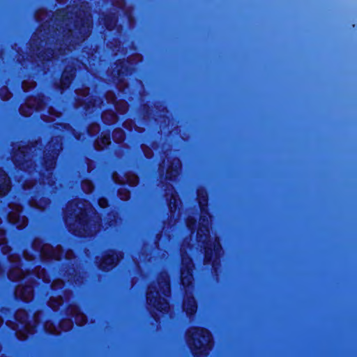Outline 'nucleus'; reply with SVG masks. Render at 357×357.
Here are the masks:
<instances>
[{
    "label": "nucleus",
    "mask_w": 357,
    "mask_h": 357,
    "mask_svg": "<svg viewBox=\"0 0 357 357\" xmlns=\"http://www.w3.org/2000/svg\"><path fill=\"white\" fill-rule=\"evenodd\" d=\"M98 204L102 208H106L108 205L107 200L105 198H100L98 201Z\"/></svg>",
    "instance_id": "79ce46f5"
},
{
    "label": "nucleus",
    "mask_w": 357,
    "mask_h": 357,
    "mask_svg": "<svg viewBox=\"0 0 357 357\" xmlns=\"http://www.w3.org/2000/svg\"><path fill=\"white\" fill-rule=\"evenodd\" d=\"M112 2L120 8H122L124 6V0H112Z\"/></svg>",
    "instance_id": "37998d69"
},
{
    "label": "nucleus",
    "mask_w": 357,
    "mask_h": 357,
    "mask_svg": "<svg viewBox=\"0 0 357 357\" xmlns=\"http://www.w3.org/2000/svg\"><path fill=\"white\" fill-rule=\"evenodd\" d=\"M8 260L11 266L8 273V278L13 281L24 278L28 282H30L29 284H21L16 287L15 294L17 298L24 301H29L33 298V289L32 281L31 280L36 278L39 280L41 279L46 283L50 282L49 276L44 268H41L40 266L36 267L32 273H27V274L25 275L24 271L20 268L22 264L20 259L17 255H10Z\"/></svg>",
    "instance_id": "20e7f679"
},
{
    "label": "nucleus",
    "mask_w": 357,
    "mask_h": 357,
    "mask_svg": "<svg viewBox=\"0 0 357 357\" xmlns=\"http://www.w3.org/2000/svg\"><path fill=\"white\" fill-rule=\"evenodd\" d=\"M196 224V220L193 218L188 217L186 220V225L191 233L193 232Z\"/></svg>",
    "instance_id": "72a5a7b5"
},
{
    "label": "nucleus",
    "mask_w": 357,
    "mask_h": 357,
    "mask_svg": "<svg viewBox=\"0 0 357 357\" xmlns=\"http://www.w3.org/2000/svg\"><path fill=\"white\" fill-rule=\"evenodd\" d=\"M165 296L170 294V284L167 273H162L160 275L158 281V287L151 284L147 291V303L149 305L157 311L167 312L169 305Z\"/></svg>",
    "instance_id": "39448f33"
},
{
    "label": "nucleus",
    "mask_w": 357,
    "mask_h": 357,
    "mask_svg": "<svg viewBox=\"0 0 357 357\" xmlns=\"http://www.w3.org/2000/svg\"><path fill=\"white\" fill-rule=\"evenodd\" d=\"M63 299L59 296L56 297L51 296L49 301V306L54 310H56L58 307L62 304Z\"/></svg>",
    "instance_id": "c756f323"
},
{
    "label": "nucleus",
    "mask_w": 357,
    "mask_h": 357,
    "mask_svg": "<svg viewBox=\"0 0 357 357\" xmlns=\"http://www.w3.org/2000/svg\"><path fill=\"white\" fill-rule=\"evenodd\" d=\"M60 113L52 107L48 108V115L43 114V118L45 121H54L55 118L60 116Z\"/></svg>",
    "instance_id": "c85d7f7f"
},
{
    "label": "nucleus",
    "mask_w": 357,
    "mask_h": 357,
    "mask_svg": "<svg viewBox=\"0 0 357 357\" xmlns=\"http://www.w3.org/2000/svg\"><path fill=\"white\" fill-rule=\"evenodd\" d=\"M113 139L117 142L120 143L123 141L125 137V134L123 130L121 129H116L114 130L112 134Z\"/></svg>",
    "instance_id": "7c9ffc66"
},
{
    "label": "nucleus",
    "mask_w": 357,
    "mask_h": 357,
    "mask_svg": "<svg viewBox=\"0 0 357 357\" xmlns=\"http://www.w3.org/2000/svg\"><path fill=\"white\" fill-rule=\"evenodd\" d=\"M126 71L127 69L124 70L123 66H121V68L117 70V79H119V81L123 79V76Z\"/></svg>",
    "instance_id": "ea45409f"
},
{
    "label": "nucleus",
    "mask_w": 357,
    "mask_h": 357,
    "mask_svg": "<svg viewBox=\"0 0 357 357\" xmlns=\"http://www.w3.org/2000/svg\"><path fill=\"white\" fill-rule=\"evenodd\" d=\"M102 120L107 124H112L117 121V116L112 111H107L102 114Z\"/></svg>",
    "instance_id": "bb28decb"
},
{
    "label": "nucleus",
    "mask_w": 357,
    "mask_h": 357,
    "mask_svg": "<svg viewBox=\"0 0 357 357\" xmlns=\"http://www.w3.org/2000/svg\"><path fill=\"white\" fill-rule=\"evenodd\" d=\"M68 63L72 65V66H67L66 67L63 75L61 76V80H60V87L61 89L68 88L73 77L75 73V68L74 67L75 66V60L70 59V60L68 61Z\"/></svg>",
    "instance_id": "dca6fc26"
},
{
    "label": "nucleus",
    "mask_w": 357,
    "mask_h": 357,
    "mask_svg": "<svg viewBox=\"0 0 357 357\" xmlns=\"http://www.w3.org/2000/svg\"><path fill=\"white\" fill-rule=\"evenodd\" d=\"M10 211L8 215V221L15 225L17 228H23L27 225V218L25 216L20 215L22 211V207L17 204L10 203L9 204Z\"/></svg>",
    "instance_id": "ddd939ff"
},
{
    "label": "nucleus",
    "mask_w": 357,
    "mask_h": 357,
    "mask_svg": "<svg viewBox=\"0 0 357 357\" xmlns=\"http://www.w3.org/2000/svg\"><path fill=\"white\" fill-rule=\"evenodd\" d=\"M10 190V178L7 174L0 169V197L6 195Z\"/></svg>",
    "instance_id": "5701e85b"
},
{
    "label": "nucleus",
    "mask_w": 357,
    "mask_h": 357,
    "mask_svg": "<svg viewBox=\"0 0 357 357\" xmlns=\"http://www.w3.org/2000/svg\"><path fill=\"white\" fill-rule=\"evenodd\" d=\"M119 196L121 199L126 201L130 198V191L122 187L119 190Z\"/></svg>",
    "instance_id": "2f4dec72"
},
{
    "label": "nucleus",
    "mask_w": 357,
    "mask_h": 357,
    "mask_svg": "<svg viewBox=\"0 0 357 357\" xmlns=\"http://www.w3.org/2000/svg\"><path fill=\"white\" fill-rule=\"evenodd\" d=\"M65 256H66V258L67 259H72V258L73 257V256H74V253H73V251H71V250H68V251L66 252V255H65Z\"/></svg>",
    "instance_id": "a18cd8bd"
},
{
    "label": "nucleus",
    "mask_w": 357,
    "mask_h": 357,
    "mask_svg": "<svg viewBox=\"0 0 357 357\" xmlns=\"http://www.w3.org/2000/svg\"><path fill=\"white\" fill-rule=\"evenodd\" d=\"M36 86V82L33 81H24L22 82V88L24 91L29 90L30 89L34 88Z\"/></svg>",
    "instance_id": "c9c22d12"
},
{
    "label": "nucleus",
    "mask_w": 357,
    "mask_h": 357,
    "mask_svg": "<svg viewBox=\"0 0 357 357\" xmlns=\"http://www.w3.org/2000/svg\"><path fill=\"white\" fill-rule=\"evenodd\" d=\"M108 103L114 104L116 109L121 114L125 113L128 110V104L124 100L115 101L116 96L114 92L108 91L105 95Z\"/></svg>",
    "instance_id": "a211bd4d"
},
{
    "label": "nucleus",
    "mask_w": 357,
    "mask_h": 357,
    "mask_svg": "<svg viewBox=\"0 0 357 357\" xmlns=\"http://www.w3.org/2000/svg\"><path fill=\"white\" fill-rule=\"evenodd\" d=\"M3 323V319L0 317V326Z\"/></svg>",
    "instance_id": "de8ad7c7"
},
{
    "label": "nucleus",
    "mask_w": 357,
    "mask_h": 357,
    "mask_svg": "<svg viewBox=\"0 0 357 357\" xmlns=\"http://www.w3.org/2000/svg\"><path fill=\"white\" fill-rule=\"evenodd\" d=\"M34 185H36V184H33L31 181H28L23 185V187L24 189H28L33 187Z\"/></svg>",
    "instance_id": "c03bdc74"
},
{
    "label": "nucleus",
    "mask_w": 357,
    "mask_h": 357,
    "mask_svg": "<svg viewBox=\"0 0 357 357\" xmlns=\"http://www.w3.org/2000/svg\"><path fill=\"white\" fill-rule=\"evenodd\" d=\"M32 250L35 255H30L27 250L24 252V258L28 261L33 260L36 255L40 256L43 260L52 259L59 260L62 255V248L60 245L54 248L50 244H43L40 239L36 238L33 241Z\"/></svg>",
    "instance_id": "6e6552de"
},
{
    "label": "nucleus",
    "mask_w": 357,
    "mask_h": 357,
    "mask_svg": "<svg viewBox=\"0 0 357 357\" xmlns=\"http://www.w3.org/2000/svg\"><path fill=\"white\" fill-rule=\"evenodd\" d=\"M0 250L4 255L10 251V248L7 245L5 231L1 229H0Z\"/></svg>",
    "instance_id": "393cba45"
},
{
    "label": "nucleus",
    "mask_w": 357,
    "mask_h": 357,
    "mask_svg": "<svg viewBox=\"0 0 357 357\" xmlns=\"http://www.w3.org/2000/svg\"><path fill=\"white\" fill-rule=\"evenodd\" d=\"M110 138L109 135H105L100 139H96L95 142V148L96 150H102L105 146L110 144Z\"/></svg>",
    "instance_id": "b1692460"
},
{
    "label": "nucleus",
    "mask_w": 357,
    "mask_h": 357,
    "mask_svg": "<svg viewBox=\"0 0 357 357\" xmlns=\"http://www.w3.org/2000/svg\"><path fill=\"white\" fill-rule=\"evenodd\" d=\"M69 231L77 236H92L100 230V218L91 204L85 200H73L65 212Z\"/></svg>",
    "instance_id": "f03ea898"
},
{
    "label": "nucleus",
    "mask_w": 357,
    "mask_h": 357,
    "mask_svg": "<svg viewBox=\"0 0 357 357\" xmlns=\"http://www.w3.org/2000/svg\"><path fill=\"white\" fill-rule=\"evenodd\" d=\"M45 107V102L43 98L38 97L27 100L25 105H22L20 112L24 116H31L33 111L43 110Z\"/></svg>",
    "instance_id": "4468645a"
},
{
    "label": "nucleus",
    "mask_w": 357,
    "mask_h": 357,
    "mask_svg": "<svg viewBox=\"0 0 357 357\" xmlns=\"http://www.w3.org/2000/svg\"><path fill=\"white\" fill-rule=\"evenodd\" d=\"M76 92L78 96L77 107L83 106L86 110H89L91 107L101 108L103 102L100 99L97 100L92 96H89L88 88L77 89Z\"/></svg>",
    "instance_id": "f8f14e48"
},
{
    "label": "nucleus",
    "mask_w": 357,
    "mask_h": 357,
    "mask_svg": "<svg viewBox=\"0 0 357 357\" xmlns=\"http://www.w3.org/2000/svg\"><path fill=\"white\" fill-rule=\"evenodd\" d=\"M54 25L56 27L50 29V23L43 24L31 41V48L43 61L60 59L66 54V50L72 52L89 36L92 28L90 10L86 5L60 10L55 14Z\"/></svg>",
    "instance_id": "f257e3e1"
},
{
    "label": "nucleus",
    "mask_w": 357,
    "mask_h": 357,
    "mask_svg": "<svg viewBox=\"0 0 357 357\" xmlns=\"http://www.w3.org/2000/svg\"><path fill=\"white\" fill-rule=\"evenodd\" d=\"M165 190V196L167 197V199L169 198V210L172 213H174L176 211L178 204L180 202L179 199H178V195L172 185H168Z\"/></svg>",
    "instance_id": "6ab92c4d"
},
{
    "label": "nucleus",
    "mask_w": 357,
    "mask_h": 357,
    "mask_svg": "<svg viewBox=\"0 0 357 357\" xmlns=\"http://www.w3.org/2000/svg\"><path fill=\"white\" fill-rule=\"evenodd\" d=\"M40 312H36L33 316V324L27 321V313L24 310H19L15 314V320L19 324L8 323L13 330L16 331V336L20 340L26 339L28 334H33L35 332L36 325L40 321Z\"/></svg>",
    "instance_id": "1a4fd4ad"
},
{
    "label": "nucleus",
    "mask_w": 357,
    "mask_h": 357,
    "mask_svg": "<svg viewBox=\"0 0 357 357\" xmlns=\"http://www.w3.org/2000/svg\"><path fill=\"white\" fill-rule=\"evenodd\" d=\"M197 199L199 204L202 215L199 220L197 230V241L202 243L205 250V264H212L214 271L217 272V266L219 264V259L222 248L219 240L215 237L212 241L209 236V224L211 216L206 210L208 202L206 192L204 190H198Z\"/></svg>",
    "instance_id": "7ed1b4c3"
},
{
    "label": "nucleus",
    "mask_w": 357,
    "mask_h": 357,
    "mask_svg": "<svg viewBox=\"0 0 357 357\" xmlns=\"http://www.w3.org/2000/svg\"><path fill=\"white\" fill-rule=\"evenodd\" d=\"M187 341L195 357L208 354L213 345L210 332L204 328H191L187 333Z\"/></svg>",
    "instance_id": "0eeeda50"
},
{
    "label": "nucleus",
    "mask_w": 357,
    "mask_h": 357,
    "mask_svg": "<svg viewBox=\"0 0 357 357\" xmlns=\"http://www.w3.org/2000/svg\"><path fill=\"white\" fill-rule=\"evenodd\" d=\"M68 314L75 318V321L78 326H82L86 322V316L76 305H70L68 309Z\"/></svg>",
    "instance_id": "4be33fe9"
},
{
    "label": "nucleus",
    "mask_w": 357,
    "mask_h": 357,
    "mask_svg": "<svg viewBox=\"0 0 357 357\" xmlns=\"http://www.w3.org/2000/svg\"><path fill=\"white\" fill-rule=\"evenodd\" d=\"M73 273H75V275H71V277L69 278L68 279V280L69 282H73L75 284H77L78 281H79V278L80 276L77 275V273H76L75 270L73 269Z\"/></svg>",
    "instance_id": "58836bf2"
},
{
    "label": "nucleus",
    "mask_w": 357,
    "mask_h": 357,
    "mask_svg": "<svg viewBox=\"0 0 357 357\" xmlns=\"http://www.w3.org/2000/svg\"><path fill=\"white\" fill-rule=\"evenodd\" d=\"M73 321L70 319L63 320L59 327H56L53 323L47 321L45 323L44 328L45 331L50 334L57 335L60 333V331H70L73 328Z\"/></svg>",
    "instance_id": "2eb2a0df"
},
{
    "label": "nucleus",
    "mask_w": 357,
    "mask_h": 357,
    "mask_svg": "<svg viewBox=\"0 0 357 357\" xmlns=\"http://www.w3.org/2000/svg\"><path fill=\"white\" fill-rule=\"evenodd\" d=\"M63 286V282L61 280H55L52 284V288L54 289L61 288Z\"/></svg>",
    "instance_id": "4c0bfd02"
},
{
    "label": "nucleus",
    "mask_w": 357,
    "mask_h": 357,
    "mask_svg": "<svg viewBox=\"0 0 357 357\" xmlns=\"http://www.w3.org/2000/svg\"><path fill=\"white\" fill-rule=\"evenodd\" d=\"M83 190L86 193H90L93 190V183L88 180L84 181L82 183Z\"/></svg>",
    "instance_id": "473e14b6"
},
{
    "label": "nucleus",
    "mask_w": 357,
    "mask_h": 357,
    "mask_svg": "<svg viewBox=\"0 0 357 357\" xmlns=\"http://www.w3.org/2000/svg\"><path fill=\"white\" fill-rule=\"evenodd\" d=\"M119 260V256L112 252V254H108L102 258L99 267L103 271H109L115 266Z\"/></svg>",
    "instance_id": "f3484780"
},
{
    "label": "nucleus",
    "mask_w": 357,
    "mask_h": 357,
    "mask_svg": "<svg viewBox=\"0 0 357 357\" xmlns=\"http://www.w3.org/2000/svg\"><path fill=\"white\" fill-rule=\"evenodd\" d=\"M35 151L34 145L20 146L13 155V162L15 165L20 169L29 171L33 165L32 158Z\"/></svg>",
    "instance_id": "9b49d317"
},
{
    "label": "nucleus",
    "mask_w": 357,
    "mask_h": 357,
    "mask_svg": "<svg viewBox=\"0 0 357 357\" xmlns=\"http://www.w3.org/2000/svg\"><path fill=\"white\" fill-rule=\"evenodd\" d=\"M0 96L2 98L3 100H6L10 98L11 94L6 87H3L0 91Z\"/></svg>",
    "instance_id": "f704fd0d"
},
{
    "label": "nucleus",
    "mask_w": 357,
    "mask_h": 357,
    "mask_svg": "<svg viewBox=\"0 0 357 357\" xmlns=\"http://www.w3.org/2000/svg\"><path fill=\"white\" fill-rule=\"evenodd\" d=\"M47 149L45 154V167L47 172V175H44L43 178V183L52 185L54 181L52 176V173L50 172L54 168L56 164V158L62 149V144L60 138H55L52 140L47 145Z\"/></svg>",
    "instance_id": "9d476101"
},
{
    "label": "nucleus",
    "mask_w": 357,
    "mask_h": 357,
    "mask_svg": "<svg viewBox=\"0 0 357 357\" xmlns=\"http://www.w3.org/2000/svg\"><path fill=\"white\" fill-rule=\"evenodd\" d=\"M38 198L39 195H38L35 199L31 200L30 204L32 207H35L40 210H44L45 206L48 204V201L42 197H40V200L38 201Z\"/></svg>",
    "instance_id": "a878e982"
},
{
    "label": "nucleus",
    "mask_w": 357,
    "mask_h": 357,
    "mask_svg": "<svg viewBox=\"0 0 357 357\" xmlns=\"http://www.w3.org/2000/svg\"><path fill=\"white\" fill-rule=\"evenodd\" d=\"M61 61H66V59H61Z\"/></svg>",
    "instance_id": "09e8293b"
},
{
    "label": "nucleus",
    "mask_w": 357,
    "mask_h": 357,
    "mask_svg": "<svg viewBox=\"0 0 357 357\" xmlns=\"http://www.w3.org/2000/svg\"><path fill=\"white\" fill-rule=\"evenodd\" d=\"M99 129H100L99 125L96 124V123H93L89 126L88 131L91 135H95L99 131Z\"/></svg>",
    "instance_id": "e433bc0d"
},
{
    "label": "nucleus",
    "mask_w": 357,
    "mask_h": 357,
    "mask_svg": "<svg viewBox=\"0 0 357 357\" xmlns=\"http://www.w3.org/2000/svg\"><path fill=\"white\" fill-rule=\"evenodd\" d=\"M36 18L38 21H40V20H43V17L40 16V12H38L36 13Z\"/></svg>",
    "instance_id": "49530a36"
},
{
    "label": "nucleus",
    "mask_w": 357,
    "mask_h": 357,
    "mask_svg": "<svg viewBox=\"0 0 357 357\" xmlns=\"http://www.w3.org/2000/svg\"><path fill=\"white\" fill-rule=\"evenodd\" d=\"M113 180L115 183H119L123 184H128L130 186H135L139 182L138 176L135 174H126L124 175L122 179L119 178V175L116 172L113 174Z\"/></svg>",
    "instance_id": "aec40b11"
},
{
    "label": "nucleus",
    "mask_w": 357,
    "mask_h": 357,
    "mask_svg": "<svg viewBox=\"0 0 357 357\" xmlns=\"http://www.w3.org/2000/svg\"><path fill=\"white\" fill-rule=\"evenodd\" d=\"M117 22L115 15H112L104 19V24L108 30H113Z\"/></svg>",
    "instance_id": "cd10ccee"
},
{
    "label": "nucleus",
    "mask_w": 357,
    "mask_h": 357,
    "mask_svg": "<svg viewBox=\"0 0 357 357\" xmlns=\"http://www.w3.org/2000/svg\"><path fill=\"white\" fill-rule=\"evenodd\" d=\"M182 268H181V282L182 284L188 288L185 290L186 295L183 301V310L188 315H192L197 311V303L192 295L189 294V287L193 280L192 271L194 267L190 258L187 256L184 248H181Z\"/></svg>",
    "instance_id": "423d86ee"
},
{
    "label": "nucleus",
    "mask_w": 357,
    "mask_h": 357,
    "mask_svg": "<svg viewBox=\"0 0 357 357\" xmlns=\"http://www.w3.org/2000/svg\"><path fill=\"white\" fill-rule=\"evenodd\" d=\"M119 82H117V84H119V82L120 81L118 79ZM122 81V79L121 80V82Z\"/></svg>",
    "instance_id": "8fccbe9b"
},
{
    "label": "nucleus",
    "mask_w": 357,
    "mask_h": 357,
    "mask_svg": "<svg viewBox=\"0 0 357 357\" xmlns=\"http://www.w3.org/2000/svg\"><path fill=\"white\" fill-rule=\"evenodd\" d=\"M142 149H143L145 156L147 158H150L152 157L153 153H152V151L149 148H148L146 146H143Z\"/></svg>",
    "instance_id": "a19ab883"
},
{
    "label": "nucleus",
    "mask_w": 357,
    "mask_h": 357,
    "mask_svg": "<svg viewBox=\"0 0 357 357\" xmlns=\"http://www.w3.org/2000/svg\"><path fill=\"white\" fill-rule=\"evenodd\" d=\"M181 167V163L179 159L174 158L166 171V179L171 180L177 176Z\"/></svg>",
    "instance_id": "412c9836"
}]
</instances>
